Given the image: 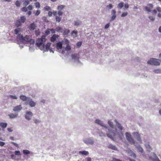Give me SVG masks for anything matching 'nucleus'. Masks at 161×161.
Segmentation results:
<instances>
[{
  "label": "nucleus",
  "mask_w": 161,
  "mask_h": 161,
  "mask_svg": "<svg viewBox=\"0 0 161 161\" xmlns=\"http://www.w3.org/2000/svg\"><path fill=\"white\" fill-rule=\"evenodd\" d=\"M46 36L43 35L41 38L37 39L36 41V44L37 47H40L41 50H42L45 47L44 43L46 41Z\"/></svg>",
  "instance_id": "f257e3e1"
},
{
  "label": "nucleus",
  "mask_w": 161,
  "mask_h": 161,
  "mask_svg": "<svg viewBox=\"0 0 161 161\" xmlns=\"http://www.w3.org/2000/svg\"><path fill=\"white\" fill-rule=\"evenodd\" d=\"M30 37L28 35H26L25 37H23L22 35L18 34L16 37L17 39L25 43H27L29 42V41L30 40Z\"/></svg>",
  "instance_id": "f03ea898"
},
{
  "label": "nucleus",
  "mask_w": 161,
  "mask_h": 161,
  "mask_svg": "<svg viewBox=\"0 0 161 161\" xmlns=\"http://www.w3.org/2000/svg\"><path fill=\"white\" fill-rule=\"evenodd\" d=\"M160 60L155 58H151L147 62L148 64L154 65H159Z\"/></svg>",
  "instance_id": "7ed1b4c3"
},
{
  "label": "nucleus",
  "mask_w": 161,
  "mask_h": 161,
  "mask_svg": "<svg viewBox=\"0 0 161 161\" xmlns=\"http://www.w3.org/2000/svg\"><path fill=\"white\" fill-rule=\"evenodd\" d=\"M125 136L127 140L130 144H135L134 140L130 133L126 132Z\"/></svg>",
  "instance_id": "20e7f679"
},
{
  "label": "nucleus",
  "mask_w": 161,
  "mask_h": 161,
  "mask_svg": "<svg viewBox=\"0 0 161 161\" xmlns=\"http://www.w3.org/2000/svg\"><path fill=\"white\" fill-rule=\"evenodd\" d=\"M26 20V18L24 16H22L20 17V19L17 20L15 23V25L18 27L20 26L22 23H24L25 22Z\"/></svg>",
  "instance_id": "39448f33"
},
{
  "label": "nucleus",
  "mask_w": 161,
  "mask_h": 161,
  "mask_svg": "<svg viewBox=\"0 0 161 161\" xmlns=\"http://www.w3.org/2000/svg\"><path fill=\"white\" fill-rule=\"evenodd\" d=\"M108 133L107 134V136L112 140H114V137L115 135V132L117 130L116 129H115V131H113L112 129H108Z\"/></svg>",
  "instance_id": "423d86ee"
},
{
  "label": "nucleus",
  "mask_w": 161,
  "mask_h": 161,
  "mask_svg": "<svg viewBox=\"0 0 161 161\" xmlns=\"http://www.w3.org/2000/svg\"><path fill=\"white\" fill-rule=\"evenodd\" d=\"M153 5L152 4L149 3L147 4V6L144 8L145 10L148 12H150L152 11L151 9L153 8Z\"/></svg>",
  "instance_id": "0eeeda50"
},
{
  "label": "nucleus",
  "mask_w": 161,
  "mask_h": 161,
  "mask_svg": "<svg viewBox=\"0 0 161 161\" xmlns=\"http://www.w3.org/2000/svg\"><path fill=\"white\" fill-rule=\"evenodd\" d=\"M33 115L32 113L30 111H26L25 117V118L28 120H30L31 117Z\"/></svg>",
  "instance_id": "6e6552de"
},
{
  "label": "nucleus",
  "mask_w": 161,
  "mask_h": 161,
  "mask_svg": "<svg viewBox=\"0 0 161 161\" xmlns=\"http://www.w3.org/2000/svg\"><path fill=\"white\" fill-rule=\"evenodd\" d=\"M26 103H27V104H28L31 107H34L36 105V103L33 101L31 99L28 100Z\"/></svg>",
  "instance_id": "1a4fd4ad"
},
{
  "label": "nucleus",
  "mask_w": 161,
  "mask_h": 161,
  "mask_svg": "<svg viewBox=\"0 0 161 161\" xmlns=\"http://www.w3.org/2000/svg\"><path fill=\"white\" fill-rule=\"evenodd\" d=\"M84 142L86 144H91L92 145L94 143L93 141L91 139L89 138H86L84 140Z\"/></svg>",
  "instance_id": "9d476101"
},
{
  "label": "nucleus",
  "mask_w": 161,
  "mask_h": 161,
  "mask_svg": "<svg viewBox=\"0 0 161 161\" xmlns=\"http://www.w3.org/2000/svg\"><path fill=\"white\" fill-rule=\"evenodd\" d=\"M133 135L135 138H136L137 140L139 142H141V138L138 132H134L133 133Z\"/></svg>",
  "instance_id": "9b49d317"
},
{
  "label": "nucleus",
  "mask_w": 161,
  "mask_h": 161,
  "mask_svg": "<svg viewBox=\"0 0 161 161\" xmlns=\"http://www.w3.org/2000/svg\"><path fill=\"white\" fill-rule=\"evenodd\" d=\"M51 44V43L50 42H48L47 43V44L45 46V51L47 52L49 50H50V52L52 51V50L50 49Z\"/></svg>",
  "instance_id": "f8f14e48"
},
{
  "label": "nucleus",
  "mask_w": 161,
  "mask_h": 161,
  "mask_svg": "<svg viewBox=\"0 0 161 161\" xmlns=\"http://www.w3.org/2000/svg\"><path fill=\"white\" fill-rule=\"evenodd\" d=\"M36 26L34 23H32L30 24L28 28L31 31H33L36 29Z\"/></svg>",
  "instance_id": "ddd939ff"
},
{
  "label": "nucleus",
  "mask_w": 161,
  "mask_h": 161,
  "mask_svg": "<svg viewBox=\"0 0 161 161\" xmlns=\"http://www.w3.org/2000/svg\"><path fill=\"white\" fill-rule=\"evenodd\" d=\"M59 37V36L57 34H53V36L51 37L50 41L52 42H55L57 38H58Z\"/></svg>",
  "instance_id": "4468645a"
},
{
  "label": "nucleus",
  "mask_w": 161,
  "mask_h": 161,
  "mask_svg": "<svg viewBox=\"0 0 161 161\" xmlns=\"http://www.w3.org/2000/svg\"><path fill=\"white\" fill-rule=\"evenodd\" d=\"M65 41L66 43L67 44L66 47L65 48V50L68 51L70 50L71 49V48L70 46L69 45V41L67 39H65Z\"/></svg>",
  "instance_id": "2eb2a0df"
},
{
  "label": "nucleus",
  "mask_w": 161,
  "mask_h": 161,
  "mask_svg": "<svg viewBox=\"0 0 161 161\" xmlns=\"http://www.w3.org/2000/svg\"><path fill=\"white\" fill-rule=\"evenodd\" d=\"M116 12L114 10H112V14L113 15L111 17V20L110 21H112L114 20L116 17Z\"/></svg>",
  "instance_id": "dca6fc26"
},
{
  "label": "nucleus",
  "mask_w": 161,
  "mask_h": 161,
  "mask_svg": "<svg viewBox=\"0 0 161 161\" xmlns=\"http://www.w3.org/2000/svg\"><path fill=\"white\" fill-rule=\"evenodd\" d=\"M22 109L21 105H19L14 107L13 111H17L21 110Z\"/></svg>",
  "instance_id": "f3484780"
},
{
  "label": "nucleus",
  "mask_w": 161,
  "mask_h": 161,
  "mask_svg": "<svg viewBox=\"0 0 161 161\" xmlns=\"http://www.w3.org/2000/svg\"><path fill=\"white\" fill-rule=\"evenodd\" d=\"M71 57L72 59L75 60H79V55L77 54H74L71 55Z\"/></svg>",
  "instance_id": "a211bd4d"
},
{
  "label": "nucleus",
  "mask_w": 161,
  "mask_h": 161,
  "mask_svg": "<svg viewBox=\"0 0 161 161\" xmlns=\"http://www.w3.org/2000/svg\"><path fill=\"white\" fill-rule=\"evenodd\" d=\"M18 115V114H14L13 113H11L8 115V116L10 119H14L15 118H16Z\"/></svg>",
  "instance_id": "6ab92c4d"
},
{
  "label": "nucleus",
  "mask_w": 161,
  "mask_h": 161,
  "mask_svg": "<svg viewBox=\"0 0 161 161\" xmlns=\"http://www.w3.org/2000/svg\"><path fill=\"white\" fill-rule=\"evenodd\" d=\"M62 43L60 42H59L57 43L56 44L57 48L58 49H62Z\"/></svg>",
  "instance_id": "aec40b11"
},
{
  "label": "nucleus",
  "mask_w": 161,
  "mask_h": 161,
  "mask_svg": "<svg viewBox=\"0 0 161 161\" xmlns=\"http://www.w3.org/2000/svg\"><path fill=\"white\" fill-rule=\"evenodd\" d=\"M7 124L6 123H0V126L3 128H5L6 127Z\"/></svg>",
  "instance_id": "412c9836"
},
{
  "label": "nucleus",
  "mask_w": 161,
  "mask_h": 161,
  "mask_svg": "<svg viewBox=\"0 0 161 161\" xmlns=\"http://www.w3.org/2000/svg\"><path fill=\"white\" fill-rule=\"evenodd\" d=\"M79 153L85 155H88L89 154L88 152L86 151H80Z\"/></svg>",
  "instance_id": "4be33fe9"
},
{
  "label": "nucleus",
  "mask_w": 161,
  "mask_h": 161,
  "mask_svg": "<svg viewBox=\"0 0 161 161\" xmlns=\"http://www.w3.org/2000/svg\"><path fill=\"white\" fill-rule=\"evenodd\" d=\"M109 148H111L113 150H117V147L114 145H112V144H110L108 147Z\"/></svg>",
  "instance_id": "5701e85b"
},
{
  "label": "nucleus",
  "mask_w": 161,
  "mask_h": 161,
  "mask_svg": "<svg viewBox=\"0 0 161 161\" xmlns=\"http://www.w3.org/2000/svg\"><path fill=\"white\" fill-rule=\"evenodd\" d=\"M136 148L138 149L139 152H140L141 153H143V150L142 148L140 146H136Z\"/></svg>",
  "instance_id": "b1692460"
},
{
  "label": "nucleus",
  "mask_w": 161,
  "mask_h": 161,
  "mask_svg": "<svg viewBox=\"0 0 161 161\" xmlns=\"http://www.w3.org/2000/svg\"><path fill=\"white\" fill-rule=\"evenodd\" d=\"M95 123L98 124H99L100 125L102 126H103V123L100 120L98 119H96V120H95Z\"/></svg>",
  "instance_id": "393cba45"
},
{
  "label": "nucleus",
  "mask_w": 161,
  "mask_h": 161,
  "mask_svg": "<svg viewBox=\"0 0 161 161\" xmlns=\"http://www.w3.org/2000/svg\"><path fill=\"white\" fill-rule=\"evenodd\" d=\"M20 99L23 101H25L27 100V97L25 96L22 95H21L20 97Z\"/></svg>",
  "instance_id": "a878e982"
},
{
  "label": "nucleus",
  "mask_w": 161,
  "mask_h": 161,
  "mask_svg": "<svg viewBox=\"0 0 161 161\" xmlns=\"http://www.w3.org/2000/svg\"><path fill=\"white\" fill-rule=\"evenodd\" d=\"M56 31L58 32H61L62 31V29L61 27L58 26L56 28Z\"/></svg>",
  "instance_id": "bb28decb"
},
{
  "label": "nucleus",
  "mask_w": 161,
  "mask_h": 161,
  "mask_svg": "<svg viewBox=\"0 0 161 161\" xmlns=\"http://www.w3.org/2000/svg\"><path fill=\"white\" fill-rule=\"evenodd\" d=\"M35 33L36 36H38L40 34L41 32L39 29L36 30L35 31Z\"/></svg>",
  "instance_id": "cd10ccee"
},
{
  "label": "nucleus",
  "mask_w": 161,
  "mask_h": 161,
  "mask_svg": "<svg viewBox=\"0 0 161 161\" xmlns=\"http://www.w3.org/2000/svg\"><path fill=\"white\" fill-rule=\"evenodd\" d=\"M70 32V30L68 29H66L64 30V35H67Z\"/></svg>",
  "instance_id": "c85d7f7f"
},
{
  "label": "nucleus",
  "mask_w": 161,
  "mask_h": 161,
  "mask_svg": "<svg viewBox=\"0 0 161 161\" xmlns=\"http://www.w3.org/2000/svg\"><path fill=\"white\" fill-rule=\"evenodd\" d=\"M78 31H73L71 33L72 35L74 37H76Z\"/></svg>",
  "instance_id": "c756f323"
},
{
  "label": "nucleus",
  "mask_w": 161,
  "mask_h": 161,
  "mask_svg": "<svg viewBox=\"0 0 161 161\" xmlns=\"http://www.w3.org/2000/svg\"><path fill=\"white\" fill-rule=\"evenodd\" d=\"M23 5L25 6H27L29 4V1L28 0H23Z\"/></svg>",
  "instance_id": "7c9ffc66"
},
{
  "label": "nucleus",
  "mask_w": 161,
  "mask_h": 161,
  "mask_svg": "<svg viewBox=\"0 0 161 161\" xmlns=\"http://www.w3.org/2000/svg\"><path fill=\"white\" fill-rule=\"evenodd\" d=\"M153 72L157 74H160L161 73V69H154L153 70Z\"/></svg>",
  "instance_id": "2f4dec72"
},
{
  "label": "nucleus",
  "mask_w": 161,
  "mask_h": 161,
  "mask_svg": "<svg viewBox=\"0 0 161 161\" xmlns=\"http://www.w3.org/2000/svg\"><path fill=\"white\" fill-rule=\"evenodd\" d=\"M65 7V6L64 5H60L58 6V9L59 10H61L63 9V8Z\"/></svg>",
  "instance_id": "473e14b6"
},
{
  "label": "nucleus",
  "mask_w": 161,
  "mask_h": 161,
  "mask_svg": "<svg viewBox=\"0 0 161 161\" xmlns=\"http://www.w3.org/2000/svg\"><path fill=\"white\" fill-rule=\"evenodd\" d=\"M124 3L123 2H121L119 3L118 5V8H122L124 6Z\"/></svg>",
  "instance_id": "72a5a7b5"
},
{
  "label": "nucleus",
  "mask_w": 161,
  "mask_h": 161,
  "mask_svg": "<svg viewBox=\"0 0 161 161\" xmlns=\"http://www.w3.org/2000/svg\"><path fill=\"white\" fill-rule=\"evenodd\" d=\"M80 24V22L79 21H75L74 22V25L75 26H78Z\"/></svg>",
  "instance_id": "f704fd0d"
},
{
  "label": "nucleus",
  "mask_w": 161,
  "mask_h": 161,
  "mask_svg": "<svg viewBox=\"0 0 161 161\" xmlns=\"http://www.w3.org/2000/svg\"><path fill=\"white\" fill-rule=\"evenodd\" d=\"M115 122H116V125H117L118 127L120 130H122V127L121 126V125L118 122H116V121L115 120Z\"/></svg>",
  "instance_id": "c9c22d12"
},
{
  "label": "nucleus",
  "mask_w": 161,
  "mask_h": 161,
  "mask_svg": "<svg viewBox=\"0 0 161 161\" xmlns=\"http://www.w3.org/2000/svg\"><path fill=\"white\" fill-rule=\"evenodd\" d=\"M108 123L109 126L112 128H114V125L113 124V122L112 121L109 120L108 121Z\"/></svg>",
  "instance_id": "e433bc0d"
},
{
  "label": "nucleus",
  "mask_w": 161,
  "mask_h": 161,
  "mask_svg": "<svg viewBox=\"0 0 161 161\" xmlns=\"http://www.w3.org/2000/svg\"><path fill=\"white\" fill-rule=\"evenodd\" d=\"M23 152V154H28L30 153V152L27 150H24Z\"/></svg>",
  "instance_id": "4c0bfd02"
},
{
  "label": "nucleus",
  "mask_w": 161,
  "mask_h": 161,
  "mask_svg": "<svg viewBox=\"0 0 161 161\" xmlns=\"http://www.w3.org/2000/svg\"><path fill=\"white\" fill-rule=\"evenodd\" d=\"M31 44H33L35 43V41L34 39H31L30 38V40L29 41V42Z\"/></svg>",
  "instance_id": "58836bf2"
},
{
  "label": "nucleus",
  "mask_w": 161,
  "mask_h": 161,
  "mask_svg": "<svg viewBox=\"0 0 161 161\" xmlns=\"http://www.w3.org/2000/svg\"><path fill=\"white\" fill-rule=\"evenodd\" d=\"M50 33V29H47L46 30L45 32V36H46L48 35Z\"/></svg>",
  "instance_id": "ea45409f"
},
{
  "label": "nucleus",
  "mask_w": 161,
  "mask_h": 161,
  "mask_svg": "<svg viewBox=\"0 0 161 161\" xmlns=\"http://www.w3.org/2000/svg\"><path fill=\"white\" fill-rule=\"evenodd\" d=\"M55 19L57 21L59 22L61 20V18L57 16H56L55 17Z\"/></svg>",
  "instance_id": "a19ab883"
},
{
  "label": "nucleus",
  "mask_w": 161,
  "mask_h": 161,
  "mask_svg": "<svg viewBox=\"0 0 161 161\" xmlns=\"http://www.w3.org/2000/svg\"><path fill=\"white\" fill-rule=\"evenodd\" d=\"M20 29L19 28H18L15 29L14 30L15 33V34L17 35L20 32Z\"/></svg>",
  "instance_id": "79ce46f5"
},
{
  "label": "nucleus",
  "mask_w": 161,
  "mask_h": 161,
  "mask_svg": "<svg viewBox=\"0 0 161 161\" xmlns=\"http://www.w3.org/2000/svg\"><path fill=\"white\" fill-rule=\"evenodd\" d=\"M152 160L153 161H160L156 155H154V159Z\"/></svg>",
  "instance_id": "37998d69"
},
{
  "label": "nucleus",
  "mask_w": 161,
  "mask_h": 161,
  "mask_svg": "<svg viewBox=\"0 0 161 161\" xmlns=\"http://www.w3.org/2000/svg\"><path fill=\"white\" fill-rule=\"evenodd\" d=\"M36 7V8H40V5L39 2H37L35 3Z\"/></svg>",
  "instance_id": "c03bdc74"
},
{
  "label": "nucleus",
  "mask_w": 161,
  "mask_h": 161,
  "mask_svg": "<svg viewBox=\"0 0 161 161\" xmlns=\"http://www.w3.org/2000/svg\"><path fill=\"white\" fill-rule=\"evenodd\" d=\"M44 10L46 11H48L51 9V8L48 6H46L44 8Z\"/></svg>",
  "instance_id": "a18cd8bd"
},
{
  "label": "nucleus",
  "mask_w": 161,
  "mask_h": 161,
  "mask_svg": "<svg viewBox=\"0 0 161 161\" xmlns=\"http://www.w3.org/2000/svg\"><path fill=\"white\" fill-rule=\"evenodd\" d=\"M21 10L23 12H25L27 10V8L26 7H23L21 9Z\"/></svg>",
  "instance_id": "49530a36"
},
{
  "label": "nucleus",
  "mask_w": 161,
  "mask_h": 161,
  "mask_svg": "<svg viewBox=\"0 0 161 161\" xmlns=\"http://www.w3.org/2000/svg\"><path fill=\"white\" fill-rule=\"evenodd\" d=\"M15 4V5L18 7H19L20 6V3L18 1H17L16 2Z\"/></svg>",
  "instance_id": "de8ad7c7"
},
{
  "label": "nucleus",
  "mask_w": 161,
  "mask_h": 161,
  "mask_svg": "<svg viewBox=\"0 0 161 161\" xmlns=\"http://www.w3.org/2000/svg\"><path fill=\"white\" fill-rule=\"evenodd\" d=\"M15 154L17 155H20V152L19 151H15Z\"/></svg>",
  "instance_id": "09e8293b"
},
{
  "label": "nucleus",
  "mask_w": 161,
  "mask_h": 161,
  "mask_svg": "<svg viewBox=\"0 0 161 161\" xmlns=\"http://www.w3.org/2000/svg\"><path fill=\"white\" fill-rule=\"evenodd\" d=\"M127 14L128 13L127 12H124L122 14L121 16L122 17H125L127 15Z\"/></svg>",
  "instance_id": "8fccbe9b"
},
{
  "label": "nucleus",
  "mask_w": 161,
  "mask_h": 161,
  "mask_svg": "<svg viewBox=\"0 0 161 161\" xmlns=\"http://www.w3.org/2000/svg\"><path fill=\"white\" fill-rule=\"evenodd\" d=\"M81 44L82 42H77L76 45L79 47L81 46Z\"/></svg>",
  "instance_id": "3c124183"
},
{
  "label": "nucleus",
  "mask_w": 161,
  "mask_h": 161,
  "mask_svg": "<svg viewBox=\"0 0 161 161\" xmlns=\"http://www.w3.org/2000/svg\"><path fill=\"white\" fill-rule=\"evenodd\" d=\"M148 18L151 20L154 21L155 20V18L153 16H149Z\"/></svg>",
  "instance_id": "603ef678"
},
{
  "label": "nucleus",
  "mask_w": 161,
  "mask_h": 161,
  "mask_svg": "<svg viewBox=\"0 0 161 161\" xmlns=\"http://www.w3.org/2000/svg\"><path fill=\"white\" fill-rule=\"evenodd\" d=\"M58 14L59 16H61L63 14V12L61 11H58Z\"/></svg>",
  "instance_id": "864d4df0"
},
{
  "label": "nucleus",
  "mask_w": 161,
  "mask_h": 161,
  "mask_svg": "<svg viewBox=\"0 0 161 161\" xmlns=\"http://www.w3.org/2000/svg\"><path fill=\"white\" fill-rule=\"evenodd\" d=\"M40 10H37L36 13H35V14L36 15V16H38L40 14Z\"/></svg>",
  "instance_id": "5fc2aeb1"
},
{
  "label": "nucleus",
  "mask_w": 161,
  "mask_h": 161,
  "mask_svg": "<svg viewBox=\"0 0 161 161\" xmlns=\"http://www.w3.org/2000/svg\"><path fill=\"white\" fill-rule=\"evenodd\" d=\"M113 7V5L112 4H110L109 5L107 6V7L109 9H111Z\"/></svg>",
  "instance_id": "6e6d98bb"
},
{
  "label": "nucleus",
  "mask_w": 161,
  "mask_h": 161,
  "mask_svg": "<svg viewBox=\"0 0 161 161\" xmlns=\"http://www.w3.org/2000/svg\"><path fill=\"white\" fill-rule=\"evenodd\" d=\"M27 8L29 10H31L33 9L32 6L31 5H29Z\"/></svg>",
  "instance_id": "4d7b16f0"
},
{
  "label": "nucleus",
  "mask_w": 161,
  "mask_h": 161,
  "mask_svg": "<svg viewBox=\"0 0 161 161\" xmlns=\"http://www.w3.org/2000/svg\"><path fill=\"white\" fill-rule=\"evenodd\" d=\"M10 97L14 99H17V97L15 96L14 95H10Z\"/></svg>",
  "instance_id": "13d9d810"
},
{
  "label": "nucleus",
  "mask_w": 161,
  "mask_h": 161,
  "mask_svg": "<svg viewBox=\"0 0 161 161\" xmlns=\"http://www.w3.org/2000/svg\"><path fill=\"white\" fill-rule=\"evenodd\" d=\"M11 143L12 144H13L16 147H19L18 144H17V143H16L14 142H11Z\"/></svg>",
  "instance_id": "bf43d9fd"
},
{
  "label": "nucleus",
  "mask_w": 161,
  "mask_h": 161,
  "mask_svg": "<svg viewBox=\"0 0 161 161\" xmlns=\"http://www.w3.org/2000/svg\"><path fill=\"white\" fill-rule=\"evenodd\" d=\"M50 31H51L52 34H54L55 33V31L53 29H50Z\"/></svg>",
  "instance_id": "052dcab7"
},
{
  "label": "nucleus",
  "mask_w": 161,
  "mask_h": 161,
  "mask_svg": "<svg viewBox=\"0 0 161 161\" xmlns=\"http://www.w3.org/2000/svg\"><path fill=\"white\" fill-rule=\"evenodd\" d=\"M156 9L158 12H161V8L160 7H157L156 8Z\"/></svg>",
  "instance_id": "680f3d73"
},
{
  "label": "nucleus",
  "mask_w": 161,
  "mask_h": 161,
  "mask_svg": "<svg viewBox=\"0 0 161 161\" xmlns=\"http://www.w3.org/2000/svg\"><path fill=\"white\" fill-rule=\"evenodd\" d=\"M5 144V143L3 142L0 141V146H3Z\"/></svg>",
  "instance_id": "e2e57ef3"
},
{
  "label": "nucleus",
  "mask_w": 161,
  "mask_h": 161,
  "mask_svg": "<svg viewBox=\"0 0 161 161\" xmlns=\"http://www.w3.org/2000/svg\"><path fill=\"white\" fill-rule=\"evenodd\" d=\"M53 13L51 11H49L48 13V15L49 17H51Z\"/></svg>",
  "instance_id": "0e129e2a"
},
{
  "label": "nucleus",
  "mask_w": 161,
  "mask_h": 161,
  "mask_svg": "<svg viewBox=\"0 0 161 161\" xmlns=\"http://www.w3.org/2000/svg\"><path fill=\"white\" fill-rule=\"evenodd\" d=\"M124 7L126 8H128L129 7V5L128 3L125 4Z\"/></svg>",
  "instance_id": "69168bd1"
},
{
  "label": "nucleus",
  "mask_w": 161,
  "mask_h": 161,
  "mask_svg": "<svg viewBox=\"0 0 161 161\" xmlns=\"http://www.w3.org/2000/svg\"><path fill=\"white\" fill-rule=\"evenodd\" d=\"M109 26V23L107 24L105 26V29H108Z\"/></svg>",
  "instance_id": "338daca9"
},
{
  "label": "nucleus",
  "mask_w": 161,
  "mask_h": 161,
  "mask_svg": "<svg viewBox=\"0 0 161 161\" xmlns=\"http://www.w3.org/2000/svg\"><path fill=\"white\" fill-rule=\"evenodd\" d=\"M34 121L35 123L36 124L38 123L39 122V121L38 119H35L34 120Z\"/></svg>",
  "instance_id": "774afa93"
}]
</instances>
